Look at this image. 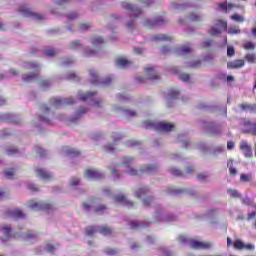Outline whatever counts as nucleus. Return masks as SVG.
Returning <instances> with one entry per match:
<instances>
[{"label": "nucleus", "instance_id": "f257e3e1", "mask_svg": "<svg viewBox=\"0 0 256 256\" xmlns=\"http://www.w3.org/2000/svg\"><path fill=\"white\" fill-rule=\"evenodd\" d=\"M233 247L237 251H243V249H246V251H255V245L245 244V242H243V240H239V239H237L233 242Z\"/></svg>", "mask_w": 256, "mask_h": 256}, {"label": "nucleus", "instance_id": "f03ea898", "mask_svg": "<svg viewBox=\"0 0 256 256\" xmlns=\"http://www.w3.org/2000/svg\"><path fill=\"white\" fill-rule=\"evenodd\" d=\"M216 26L218 28H211L208 33L209 35L215 36L221 34V31H227V22L222 20H217Z\"/></svg>", "mask_w": 256, "mask_h": 256}, {"label": "nucleus", "instance_id": "7ed1b4c3", "mask_svg": "<svg viewBox=\"0 0 256 256\" xmlns=\"http://www.w3.org/2000/svg\"><path fill=\"white\" fill-rule=\"evenodd\" d=\"M20 13L25 15V17H34V19H37L38 21H41V19H45V17L41 14L33 12L31 9L27 8L26 6H21L19 8Z\"/></svg>", "mask_w": 256, "mask_h": 256}, {"label": "nucleus", "instance_id": "20e7f679", "mask_svg": "<svg viewBox=\"0 0 256 256\" xmlns=\"http://www.w3.org/2000/svg\"><path fill=\"white\" fill-rule=\"evenodd\" d=\"M189 246L192 249H211V243L209 242H201L195 239L189 240Z\"/></svg>", "mask_w": 256, "mask_h": 256}, {"label": "nucleus", "instance_id": "39448f33", "mask_svg": "<svg viewBox=\"0 0 256 256\" xmlns=\"http://www.w3.org/2000/svg\"><path fill=\"white\" fill-rule=\"evenodd\" d=\"M52 105H54V107H60V105H73V103H75V100L73 98H64L63 100L59 99V98H53L51 100Z\"/></svg>", "mask_w": 256, "mask_h": 256}, {"label": "nucleus", "instance_id": "423d86ee", "mask_svg": "<svg viewBox=\"0 0 256 256\" xmlns=\"http://www.w3.org/2000/svg\"><path fill=\"white\" fill-rule=\"evenodd\" d=\"M32 67L34 68L33 74H24L22 76L23 81H26V83H30V81H35V79L39 76V68L37 67V64H33Z\"/></svg>", "mask_w": 256, "mask_h": 256}, {"label": "nucleus", "instance_id": "0eeeda50", "mask_svg": "<svg viewBox=\"0 0 256 256\" xmlns=\"http://www.w3.org/2000/svg\"><path fill=\"white\" fill-rule=\"evenodd\" d=\"M240 149L241 151H243L245 157H253V151L251 150V146L246 141H242L240 143Z\"/></svg>", "mask_w": 256, "mask_h": 256}, {"label": "nucleus", "instance_id": "6e6552de", "mask_svg": "<svg viewBox=\"0 0 256 256\" xmlns=\"http://www.w3.org/2000/svg\"><path fill=\"white\" fill-rule=\"evenodd\" d=\"M228 69H241V67H245V60L237 59L227 63Z\"/></svg>", "mask_w": 256, "mask_h": 256}, {"label": "nucleus", "instance_id": "1a4fd4ad", "mask_svg": "<svg viewBox=\"0 0 256 256\" xmlns=\"http://www.w3.org/2000/svg\"><path fill=\"white\" fill-rule=\"evenodd\" d=\"M123 164L125 165V167H127V173H129L130 175H139L137 170L132 168L133 160L131 158H124Z\"/></svg>", "mask_w": 256, "mask_h": 256}, {"label": "nucleus", "instance_id": "9d476101", "mask_svg": "<svg viewBox=\"0 0 256 256\" xmlns=\"http://www.w3.org/2000/svg\"><path fill=\"white\" fill-rule=\"evenodd\" d=\"M156 129H159L160 131H173L175 125L169 122H159L156 124Z\"/></svg>", "mask_w": 256, "mask_h": 256}, {"label": "nucleus", "instance_id": "9b49d317", "mask_svg": "<svg viewBox=\"0 0 256 256\" xmlns=\"http://www.w3.org/2000/svg\"><path fill=\"white\" fill-rule=\"evenodd\" d=\"M85 177L88 179H103V174L99 173L96 170L88 169L85 171Z\"/></svg>", "mask_w": 256, "mask_h": 256}, {"label": "nucleus", "instance_id": "f8f14e48", "mask_svg": "<svg viewBox=\"0 0 256 256\" xmlns=\"http://www.w3.org/2000/svg\"><path fill=\"white\" fill-rule=\"evenodd\" d=\"M28 206L30 209H51L52 206L50 204H39L33 200L28 202Z\"/></svg>", "mask_w": 256, "mask_h": 256}, {"label": "nucleus", "instance_id": "ddd939ff", "mask_svg": "<svg viewBox=\"0 0 256 256\" xmlns=\"http://www.w3.org/2000/svg\"><path fill=\"white\" fill-rule=\"evenodd\" d=\"M115 201L117 203H121L122 205H125L126 207H133V202L127 200V198H125V196L123 195L115 196Z\"/></svg>", "mask_w": 256, "mask_h": 256}, {"label": "nucleus", "instance_id": "4468645a", "mask_svg": "<svg viewBox=\"0 0 256 256\" xmlns=\"http://www.w3.org/2000/svg\"><path fill=\"white\" fill-rule=\"evenodd\" d=\"M122 6L124 7V9H129L131 11L130 15H133L134 17H137L139 15H141V10L138 8H133V6H131V4L124 2L122 4Z\"/></svg>", "mask_w": 256, "mask_h": 256}, {"label": "nucleus", "instance_id": "2eb2a0df", "mask_svg": "<svg viewBox=\"0 0 256 256\" xmlns=\"http://www.w3.org/2000/svg\"><path fill=\"white\" fill-rule=\"evenodd\" d=\"M145 73L146 75H148V79H151V81H155V79H159V75L157 74L154 68L146 67Z\"/></svg>", "mask_w": 256, "mask_h": 256}, {"label": "nucleus", "instance_id": "dca6fc26", "mask_svg": "<svg viewBox=\"0 0 256 256\" xmlns=\"http://www.w3.org/2000/svg\"><path fill=\"white\" fill-rule=\"evenodd\" d=\"M8 217H14V219H21L25 217V214H23L19 209H13L8 211Z\"/></svg>", "mask_w": 256, "mask_h": 256}, {"label": "nucleus", "instance_id": "f3484780", "mask_svg": "<svg viewBox=\"0 0 256 256\" xmlns=\"http://www.w3.org/2000/svg\"><path fill=\"white\" fill-rule=\"evenodd\" d=\"M36 173L38 177H41L42 179H51V173L45 171L44 169L38 168L36 169Z\"/></svg>", "mask_w": 256, "mask_h": 256}, {"label": "nucleus", "instance_id": "a211bd4d", "mask_svg": "<svg viewBox=\"0 0 256 256\" xmlns=\"http://www.w3.org/2000/svg\"><path fill=\"white\" fill-rule=\"evenodd\" d=\"M192 51H193V48L185 45V46H182L181 48H179L177 50V53H178V55H187V54L191 53Z\"/></svg>", "mask_w": 256, "mask_h": 256}, {"label": "nucleus", "instance_id": "6ab92c4d", "mask_svg": "<svg viewBox=\"0 0 256 256\" xmlns=\"http://www.w3.org/2000/svg\"><path fill=\"white\" fill-rule=\"evenodd\" d=\"M147 225L149 224L146 222H137V221L130 222L131 229H141L143 227H147Z\"/></svg>", "mask_w": 256, "mask_h": 256}, {"label": "nucleus", "instance_id": "aec40b11", "mask_svg": "<svg viewBox=\"0 0 256 256\" xmlns=\"http://www.w3.org/2000/svg\"><path fill=\"white\" fill-rule=\"evenodd\" d=\"M220 9H222V11H225V13H227V11H231V9L237 7V5L235 4H228L227 2H222L219 4Z\"/></svg>", "mask_w": 256, "mask_h": 256}, {"label": "nucleus", "instance_id": "412c9836", "mask_svg": "<svg viewBox=\"0 0 256 256\" xmlns=\"http://www.w3.org/2000/svg\"><path fill=\"white\" fill-rule=\"evenodd\" d=\"M116 65H118V67H129V65H131V62H129V60L125 58H118L116 60Z\"/></svg>", "mask_w": 256, "mask_h": 256}, {"label": "nucleus", "instance_id": "4be33fe9", "mask_svg": "<svg viewBox=\"0 0 256 256\" xmlns=\"http://www.w3.org/2000/svg\"><path fill=\"white\" fill-rule=\"evenodd\" d=\"M156 169L157 166L146 165L141 168L140 173H153V171H156Z\"/></svg>", "mask_w": 256, "mask_h": 256}, {"label": "nucleus", "instance_id": "5701e85b", "mask_svg": "<svg viewBox=\"0 0 256 256\" xmlns=\"http://www.w3.org/2000/svg\"><path fill=\"white\" fill-rule=\"evenodd\" d=\"M163 18H158L156 21H151V20H148L147 22H146V27H155V26H157V25H162V23H163Z\"/></svg>", "mask_w": 256, "mask_h": 256}, {"label": "nucleus", "instance_id": "b1692460", "mask_svg": "<svg viewBox=\"0 0 256 256\" xmlns=\"http://www.w3.org/2000/svg\"><path fill=\"white\" fill-rule=\"evenodd\" d=\"M256 43L251 42V41H246L243 44V48L246 49L247 51H253L255 49Z\"/></svg>", "mask_w": 256, "mask_h": 256}, {"label": "nucleus", "instance_id": "393cba45", "mask_svg": "<svg viewBox=\"0 0 256 256\" xmlns=\"http://www.w3.org/2000/svg\"><path fill=\"white\" fill-rule=\"evenodd\" d=\"M98 231L102 235H111L113 233V230L107 226H101Z\"/></svg>", "mask_w": 256, "mask_h": 256}, {"label": "nucleus", "instance_id": "a878e982", "mask_svg": "<svg viewBox=\"0 0 256 256\" xmlns=\"http://www.w3.org/2000/svg\"><path fill=\"white\" fill-rule=\"evenodd\" d=\"M95 95V92H88L87 94L79 93L78 97L80 101H87L89 97Z\"/></svg>", "mask_w": 256, "mask_h": 256}, {"label": "nucleus", "instance_id": "bb28decb", "mask_svg": "<svg viewBox=\"0 0 256 256\" xmlns=\"http://www.w3.org/2000/svg\"><path fill=\"white\" fill-rule=\"evenodd\" d=\"M169 172L171 173V175H174L175 177H185V175H183V172L176 168H171Z\"/></svg>", "mask_w": 256, "mask_h": 256}, {"label": "nucleus", "instance_id": "cd10ccee", "mask_svg": "<svg viewBox=\"0 0 256 256\" xmlns=\"http://www.w3.org/2000/svg\"><path fill=\"white\" fill-rule=\"evenodd\" d=\"M90 77H91L92 83H97V81H99V76L97 75V71H95L94 69L90 70Z\"/></svg>", "mask_w": 256, "mask_h": 256}, {"label": "nucleus", "instance_id": "c85d7f7f", "mask_svg": "<svg viewBox=\"0 0 256 256\" xmlns=\"http://www.w3.org/2000/svg\"><path fill=\"white\" fill-rule=\"evenodd\" d=\"M232 21H236L237 23H243L245 21V18L239 14H233L231 16Z\"/></svg>", "mask_w": 256, "mask_h": 256}, {"label": "nucleus", "instance_id": "c756f323", "mask_svg": "<svg viewBox=\"0 0 256 256\" xmlns=\"http://www.w3.org/2000/svg\"><path fill=\"white\" fill-rule=\"evenodd\" d=\"M228 33H229L230 35H238L239 33H241V29H239V27H237V26L230 27V28L228 29Z\"/></svg>", "mask_w": 256, "mask_h": 256}, {"label": "nucleus", "instance_id": "7c9ffc66", "mask_svg": "<svg viewBox=\"0 0 256 256\" xmlns=\"http://www.w3.org/2000/svg\"><path fill=\"white\" fill-rule=\"evenodd\" d=\"M2 231H3L6 239H9V233H11V226H9V225L3 226Z\"/></svg>", "mask_w": 256, "mask_h": 256}, {"label": "nucleus", "instance_id": "2f4dec72", "mask_svg": "<svg viewBox=\"0 0 256 256\" xmlns=\"http://www.w3.org/2000/svg\"><path fill=\"white\" fill-rule=\"evenodd\" d=\"M227 193L230 195V197L239 198L241 197V194L237 190L228 189Z\"/></svg>", "mask_w": 256, "mask_h": 256}, {"label": "nucleus", "instance_id": "473e14b6", "mask_svg": "<svg viewBox=\"0 0 256 256\" xmlns=\"http://www.w3.org/2000/svg\"><path fill=\"white\" fill-rule=\"evenodd\" d=\"M246 61H248V63H255L256 62V56L255 54H247L245 56Z\"/></svg>", "mask_w": 256, "mask_h": 256}, {"label": "nucleus", "instance_id": "72a5a7b5", "mask_svg": "<svg viewBox=\"0 0 256 256\" xmlns=\"http://www.w3.org/2000/svg\"><path fill=\"white\" fill-rule=\"evenodd\" d=\"M149 192V189L147 188H140L137 192H136V197H143V195H145L146 193Z\"/></svg>", "mask_w": 256, "mask_h": 256}, {"label": "nucleus", "instance_id": "f704fd0d", "mask_svg": "<svg viewBox=\"0 0 256 256\" xmlns=\"http://www.w3.org/2000/svg\"><path fill=\"white\" fill-rule=\"evenodd\" d=\"M251 106L252 104H240L241 111H249L251 113Z\"/></svg>", "mask_w": 256, "mask_h": 256}, {"label": "nucleus", "instance_id": "c9c22d12", "mask_svg": "<svg viewBox=\"0 0 256 256\" xmlns=\"http://www.w3.org/2000/svg\"><path fill=\"white\" fill-rule=\"evenodd\" d=\"M188 67H191L192 69H199V67H201V61H194L191 64H189Z\"/></svg>", "mask_w": 256, "mask_h": 256}, {"label": "nucleus", "instance_id": "e433bc0d", "mask_svg": "<svg viewBox=\"0 0 256 256\" xmlns=\"http://www.w3.org/2000/svg\"><path fill=\"white\" fill-rule=\"evenodd\" d=\"M57 53V51H55V49L53 48H48L45 50V55H47L48 57H53V55H55Z\"/></svg>", "mask_w": 256, "mask_h": 256}, {"label": "nucleus", "instance_id": "4c0bfd02", "mask_svg": "<svg viewBox=\"0 0 256 256\" xmlns=\"http://www.w3.org/2000/svg\"><path fill=\"white\" fill-rule=\"evenodd\" d=\"M13 175H15L13 170H6L4 172V176L6 177V179H13Z\"/></svg>", "mask_w": 256, "mask_h": 256}, {"label": "nucleus", "instance_id": "58836bf2", "mask_svg": "<svg viewBox=\"0 0 256 256\" xmlns=\"http://www.w3.org/2000/svg\"><path fill=\"white\" fill-rule=\"evenodd\" d=\"M240 179H241V181H244V182L247 183V182L251 181V175H249V174H241Z\"/></svg>", "mask_w": 256, "mask_h": 256}, {"label": "nucleus", "instance_id": "ea45409f", "mask_svg": "<svg viewBox=\"0 0 256 256\" xmlns=\"http://www.w3.org/2000/svg\"><path fill=\"white\" fill-rule=\"evenodd\" d=\"M156 39H158L159 41H167V40H170L171 38L165 34H159L156 36Z\"/></svg>", "mask_w": 256, "mask_h": 256}, {"label": "nucleus", "instance_id": "a19ab883", "mask_svg": "<svg viewBox=\"0 0 256 256\" xmlns=\"http://www.w3.org/2000/svg\"><path fill=\"white\" fill-rule=\"evenodd\" d=\"M201 19H202L201 15H197V14L190 15V21H201Z\"/></svg>", "mask_w": 256, "mask_h": 256}, {"label": "nucleus", "instance_id": "79ce46f5", "mask_svg": "<svg viewBox=\"0 0 256 256\" xmlns=\"http://www.w3.org/2000/svg\"><path fill=\"white\" fill-rule=\"evenodd\" d=\"M169 97H170V99H177V97H179V92L175 91V90H172L169 93Z\"/></svg>", "mask_w": 256, "mask_h": 256}, {"label": "nucleus", "instance_id": "37998d69", "mask_svg": "<svg viewBox=\"0 0 256 256\" xmlns=\"http://www.w3.org/2000/svg\"><path fill=\"white\" fill-rule=\"evenodd\" d=\"M227 55L228 57H233V55H235V48H233L232 46H229L227 48Z\"/></svg>", "mask_w": 256, "mask_h": 256}, {"label": "nucleus", "instance_id": "c03bdc74", "mask_svg": "<svg viewBox=\"0 0 256 256\" xmlns=\"http://www.w3.org/2000/svg\"><path fill=\"white\" fill-rule=\"evenodd\" d=\"M95 231H97V230L93 226H90V227L86 228V234L87 235H93V233H95Z\"/></svg>", "mask_w": 256, "mask_h": 256}, {"label": "nucleus", "instance_id": "a18cd8bd", "mask_svg": "<svg viewBox=\"0 0 256 256\" xmlns=\"http://www.w3.org/2000/svg\"><path fill=\"white\" fill-rule=\"evenodd\" d=\"M17 153H19V150H17V148H9L7 150V155H15Z\"/></svg>", "mask_w": 256, "mask_h": 256}, {"label": "nucleus", "instance_id": "49530a36", "mask_svg": "<svg viewBox=\"0 0 256 256\" xmlns=\"http://www.w3.org/2000/svg\"><path fill=\"white\" fill-rule=\"evenodd\" d=\"M36 153H39L41 157L45 155V149L41 148L40 146H36Z\"/></svg>", "mask_w": 256, "mask_h": 256}, {"label": "nucleus", "instance_id": "de8ad7c7", "mask_svg": "<svg viewBox=\"0 0 256 256\" xmlns=\"http://www.w3.org/2000/svg\"><path fill=\"white\" fill-rule=\"evenodd\" d=\"M242 203L244 205H253V200H251L250 198H244L242 199Z\"/></svg>", "mask_w": 256, "mask_h": 256}, {"label": "nucleus", "instance_id": "09e8293b", "mask_svg": "<svg viewBox=\"0 0 256 256\" xmlns=\"http://www.w3.org/2000/svg\"><path fill=\"white\" fill-rule=\"evenodd\" d=\"M105 209H107V207L103 206V205H100L99 207H97L95 209V212L96 213H103L105 211Z\"/></svg>", "mask_w": 256, "mask_h": 256}, {"label": "nucleus", "instance_id": "8fccbe9b", "mask_svg": "<svg viewBox=\"0 0 256 256\" xmlns=\"http://www.w3.org/2000/svg\"><path fill=\"white\" fill-rule=\"evenodd\" d=\"M92 43L93 45H99V43H103V38L101 37L94 38Z\"/></svg>", "mask_w": 256, "mask_h": 256}, {"label": "nucleus", "instance_id": "3c124183", "mask_svg": "<svg viewBox=\"0 0 256 256\" xmlns=\"http://www.w3.org/2000/svg\"><path fill=\"white\" fill-rule=\"evenodd\" d=\"M207 175L205 174H198L197 175V179H199V181H207Z\"/></svg>", "mask_w": 256, "mask_h": 256}, {"label": "nucleus", "instance_id": "603ef678", "mask_svg": "<svg viewBox=\"0 0 256 256\" xmlns=\"http://www.w3.org/2000/svg\"><path fill=\"white\" fill-rule=\"evenodd\" d=\"M79 183H80L79 178H72V180H71V185H72L73 187H75L76 185H79Z\"/></svg>", "mask_w": 256, "mask_h": 256}, {"label": "nucleus", "instance_id": "864d4df0", "mask_svg": "<svg viewBox=\"0 0 256 256\" xmlns=\"http://www.w3.org/2000/svg\"><path fill=\"white\" fill-rule=\"evenodd\" d=\"M46 251H48V253H53V251H55V247L52 246L51 244H48L46 246Z\"/></svg>", "mask_w": 256, "mask_h": 256}, {"label": "nucleus", "instance_id": "5fc2aeb1", "mask_svg": "<svg viewBox=\"0 0 256 256\" xmlns=\"http://www.w3.org/2000/svg\"><path fill=\"white\" fill-rule=\"evenodd\" d=\"M180 79L182 81H189V79H190L189 74H181Z\"/></svg>", "mask_w": 256, "mask_h": 256}, {"label": "nucleus", "instance_id": "6e6d98bb", "mask_svg": "<svg viewBox=\"0 0 256 256\" xmlns=\"http://www.w3.org/2000/svg\"><path fill=\"white\" fill-rule=\"evenodd\" d=\"M178 241H180V243H188L189 244V240H187V238L185 236H180L178 238Z\"/></svg>", "mask_w": 256, "mask_h": 256}, {"label": "nucleus", "instance_id": "4d7b16f0", "mask_svg": "<svg viewBox=\"0 0 256 256\" xmlns=\"http://www.w3.org/2000/svg\"><path fill=\"white\" fill-rule=\"evenodd\" d=\"M81 44L78 41H74L71 43V49H77V47H80Z\"/></svg>", "mask_w": 256, "mask_h": 256}, {"label": "nucleus", "instance_id": "13d9d810", "mask_svg": "<svg viewBox=\"0 0 256 256\" xmlns=\"http://www.w3.org/2000/svg\"><path fill=\"white\" fill-rule=\"evenodd\" d=\"M195 172V169L193 168V166H188L187 168H186V173L188 174V175H191V173H194Z\"/></svg>", "mask_w": 256, "mask_h": 256}, {"label": "nucleus", "instance_id": "bf43d9fd", "mask_svg": "<svg viewBox=\"0 0 256 256\" xmlns=\"http://www.w3.org/2000/svg\"><path fill=\"white\" fill-rule=\"evenodd\" d=\"M28 189H30V191H39V188L33 184H29Z\"/></svg>", "mask_w": 256, "mask_h": 256}, {"label": "nucleus", "instance_id": "052dcab7", "mask_svg": "<svg viewBox=\"0 0 256 256\" xmlns=\"http://www.w3.org/2000/svg\"><path fill=\"white\" fill-rule=\"evenodd\" d=\"M68 154H69V155H79V151H77V150H75V149H70V150L68 151Z\"/></svg>", "mask_w": 256, "mask_h": 256}, {"label": "nucleus", "instance_id": "680f3d73", "mask_svg": "<svg viewBox=\"0 0 256 256\" xmlns=\"http://www.w3.org/2000/svg\"><path fill=\"white\" fill-rule=\"evenodd\" d=\"M89 27H91V26H89V24H81L80 25V29H82V31H87V29H89Z\"/></svg>", "mask_w": 256, "mask_h": 256}, {"label": "nucleus", "instance_id": "e2e57ef3", "mask_svg": "<svg viewBox=\"0 0 256 256\" xmlns=\"http://www.w3.org/2000/svg\"><path fill=\"white\" fill-rule=\"evenodd\" d=\"M202 47H204V48L211 47V41L208 40V41L203 42Z\"/></svg>", "mask_w": 256, "mask_h": 256}, {"label": "nucleus", "instance_id": "0e129e2a", "mask_svg": "<svg viewBox=\"0 0 256 256\" xmlns=\"http://www.w3.org/2000/svg\"><path fill=\"white\" fill-rule=\"evenodd\" d=\"M105 253H107L108 255H115V253H117V251L113 250V249H107L105 251Z\"/></svg>", "mask_w": 256, "mask_h": 256}, {"label": "nucleus", "instance_id": "69168bd1", "mask_svg": "<svg viewBox=\"0 0 256 256\" xmlns=\"http://www.w3.org/2000/svg\"><path fill=\"white\" fill-rule=\"evenodd\" d=\"M67 79H70V80L77 79V75L75 73H70Z\"/></svg>", "mask_w": 256, "mask_h": 256}, {"label": "nucleus", "instance_id": "338daca9", "mask_svg": "<svg viewBox=\"0 0 256 256\" xmlns=\"http://www.w3.org/2000/svg\"><path fill=\"white\" fill-rule=\"evenodd\" d=\"M229 171H230V174H231V175H237V169H235V168H233V167H231V166H230V168H229Z\"/></svg>", "mask_w": 256, "mask_h": 256}, {"label": "nucleus", "instance_id": "774afa93", "mask_svg": "<svg viewBox=\"0 0 256 256\" xmlns=\"http://www.w3.org/2000/svg\"><path fill=\"white\" fill-rule=\"evenodd\" d=\"M233 147H235V143H233L231 141L227 143V149L231 150V149H233Z\"/></svg>", "mask_w": 256, "mask_h": 256}]
</instances>
